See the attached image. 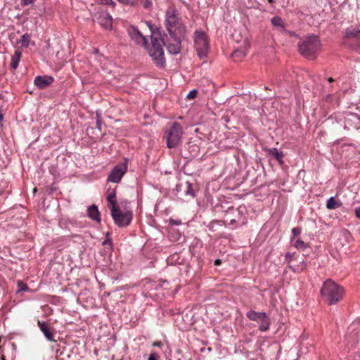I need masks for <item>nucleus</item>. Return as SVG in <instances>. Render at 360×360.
Returning a JSON list of instances; mask_svg holds the SVG:
<instances>
[{
	"label": "nucleus",
	"mask_w": 360,
	"mask_h": 360,
	"mask_svg": "<svg viewBox=\"0 0 360 360\" xmlns=\"http://www.w3.org/2000/svg\"><path fill=\"white\" fill-rule=\"evenodd\" d=\"M165 27L169 37L160 28L149 25L151 32V45L148 46V53L156 66L160 68H164L166 65L162 45L167 48L169 53L177 55L181 52V41L186 33L181 15L175 8H168L165 11Z\"/></svg>",
	"instance_id": "1"
},
{
	"label": "nucleus",
	"mask_w": 360,
	"mask_h": 360,
	"mask_svg": "<svg viewBox=\"0 0 360 360\" xmlns=\"http://www.w3.org/2000/svg\"><path fill=\"white\" fill-rule=\"evenodd\" d=\"M134 214L129 202L122 200L120 203L114 200V224L120 228L128 226L133 219Z\"/></svg>",
	"instance_id": "2"
},
{
	"label": "nucleus",
	"mask_w": 360,
	"mask_h": 360,
	"mask_svg": "<svg viewBox=\"0 0 360 360\" xmlns=\"http://www.w3.org/2000/svg\"><path fill=\"white\" fill-rule=\"evenodd\" d=\"M298 47L302 56L309 60H313L321 49V42L317 36L305 37L300 41Z\"/></svg>",
	"instance_id": "3"
},
{
	"label": "nucleus",
	"mask_w": 360,
	"mask_h": 360,
	"mask_svg": "<svg viewBox=\"0 0 360 360\" xmlns=\"http://www.w3.org/2000/svg\"><path fill=\"white\" fill-rule=\"evenodd\" d=\"M343 288L330 279L326 281L321 290L323 299L329 304H336L342 297Z\"/></svg>",
	"instance_id": "4"
},
{
	"label": "nucleus",
	"mask_w": 360,
	"mask_h": 360,
	"mask_svg": "<svg viewBox=\"0 0 360 360\" xmlns=\"http://www.w3.org/2000/svg\"><path fill=\"white\" fill-rule=\"evenodd\" d=\"M165 134L167 146L169 148H173L181 143L183 128L180 123L174 122L165 129Z\"/></svg>",
	"instance_id": "5"
},
{
	"label": "nucleus",
	"mask_w": 360,
	"mask_h": 360,
	"mask_svg": "<svg viewBox=\"0 0 360 360\" xmlns=\"http://www.w3.org/2000/svg\"><path fill=\"white\" fill-rule=\"evenodd\" d=\"M194 41L198 56L200 58H206L209 51V42L205 32L202 31H195Z\"/></svg>",
	"instance_id": "6"
},
{
	"label": "nucleus",
	"mask_w": 360,
	"mask_h": 360,
	"mask_svg": "<svg viewBox=\"0 0 360 360\" xmlns=\"http://www.w3.org/2000/svg\"><path fill=\"white\" fill-rule=\"evenodd\" d=\"M127 32L131 38L136 44L144 46L148 50V46L151 45L148 44L147 39L135 26L130 25L127 28Z\"/></svg>",
	"instance_id": "7"
},
{
	"label": "nucleus",
	"mask_w": 360,
	"mask_h": 360,
	"mask_svg": "<svg viewBox=\"0 0 360 360\" xmlns=\"http://www.w3.org/2000/svg\"><path fill=\"white\" fill-rule=\"evenodd\" d=\"M345 40L347 43L354 41V46H360V30L356 26H351L346 29Z\"/></svg>",
	"instance_id": "8"
},
{
	"label": "nucleus",
	"mask_w": 360,
	"mask_h": 360,
	"mask_svg": "<svg viewBox=\"0 0 360 360\" xmlns=\"http://www.w3.org/2000/svg\"><path fill=\"white\" fill-rule=\"evenodd\" d=\"M128 169V160L123 158L120 162L114 166V183L120 181L122 176L125 174Z\"/></svg>",
	"instance_id": "9"
},
{
	"label": "nucleus",
	"mask_w": 360,
	"mask_h": 360,
	"mask_svg": "<svg viewBox=\"0 0 360 360\" xmlns=\"http://www.w3.org/2000/svg\"><path fill=\"white\" fill-rule=\"evenodd\" d=\"M345 125L347 128L360 127V116L356 113H348L345 117Z\"/></svg>",
	"instance_id": "10"
},
{
	"label": "nucleus",
	"mask_w": 360,
	"mask_h": 360,
	"mask_svg": "<svg viewBox=\"0 0 360 360\" xmlns=\"http://www.w3.org/2000/svg\"><path fill=\"white\" fill-rule=\"evenodd\" d=\"M98 23L106 30H111L112 27V18L109 13L103 11L99 13L97 18Z\"/></svg>",
	"instance_id": "11"
},
{
	"label": "nucleus",
	"mask_w": 360,
	"mask_h": 360,
	"mask_svg": "<svg viewBox=\"0 0 360 360\" xmlns=\"http://www.w3.org/2000/svg\"><path fill=\"white\" fill-rule=\"evenodd\" d=\"M53 82L52 77L37 76L34 79V84L41 89H45Z\"/></svg>",
	"instance_id": "12"
},
{
	"label": "nucleus",
	"mask_w": 360,
	"mask_h": 360,
	"mask_svg": "<svg viewBox=\"0 0 360 360\" xmlns=\"http://www.w3.org/2000/svg\"><path fill=\"white\" fill-rule=\"evenodd\" d=\"M38 326L46 338L51 342H56L53 338V329L48 326L46 322L38 321Z\"/></svg>",
	"instance_id": "13"
},
{
	"label": "nucleus",
	"mask_w": 360,
	"mask_h": 360,
	"mask_svg": "<svg viewBox=\"0 0 360 360\" xmlns=\"http://www.w3.org/2000/svg\"><path fill=\"white\" fill-rule=\"evenodd\" d=\"M352 239V236L349 231L347 229H342L339 232L338 243L342 246L348 245Z\"/></svg>",
	"instance_id": "14"
},
{
	"label": "nucleus",
	"mask_w": 360,
	"mask_h": 360,
	"mask_svg": "<svg viewBox=\"0 0 360 360\" xmlns=\"http://www.w3.org/2000/svg\"><path fill=\"white\" fill-rule=\"evenodd\" d=\"M87 214L89 218L97 222L101 221L100 212L95 205H91L87 210Z\"/></svg>",
	"instance_id": "15"
},
{
	"label": "nucleus",
	"mask_w": 360,
	"mask_h": 360,
	"mask_svg": "<svg viewBox=\"0 0 360 360\" xmlns=\"http://www.w3.org/2000/svg\"><path fill=\"white\" fill-rule=\"evenodd\" d=\"M265 312H257L254 310H250L246 313V316L251 321H259L263 317H265Z\"/></svg>",
	"instance_id": "16"
},
{
	"label": "nucleus",
	"mask_w": 360,
	"mask_h": 360,
	"mask_svg": "<svg viewBox=\"0 0 360 360\" xmlns=\"http://www.w3.org/2000/svg\"><path fill=\"white\" fill-rule=\"evenodd\" d=\"M271 22L272 25L275 27H277L281 32H282L283 31H285V25L281 17H273L271 20Z\"/></svg>",
	"instance_id": "17"
},
{
	"label": "nucleus",
	"mask_w": 360,
	"mask_h": 360,
	"mask_svg": "<svg viewBox=\"0 0 360 360\" xmlns=\"http://www.w3.org/2000/svg\"><path fill=\"white\" fill-rule=\"evenodd\" d=\"M21 56V51L18 49L15 51L14 55L11 58V67L12 69L15 70L18 68Z\"/></svg>",
	"instance_id": "18"
},
{
	"label": "nucleus",
	"mask_w": 360,
	"mask_h": 360,
	"mask_svg": "<svg viewBox=\"0 0 360 360\" xmlns=\"http://www.w3.org/2000/svg\"><path fill=\"white\" fill-rule=\"evenodd\" d=\"M258 322H259V329L261 331H266L269 330L271 322H270V319H269V316H267V314L265 316V317H263Z\"/></svg>",
	"instance_id": "19"
},
{
	"label": "nucleus",
	"mask_w": 360,
	"mask_h": 360,
	"mask_svg": "<svg viewBox=\"0 0 360 360\" xmlns=\"http://www.w3.org/2000/svg\"><path fill=\"white\" fill-rule=\"evenodd\" d=\"M269 153L279 162H283V154L282 152L279 151L277 148H273L270 149Z\"/></svg>",
	"instance_id": "20"
},
{
	"label": "nucleus",
	"mask_w": 360,
	"mask_h": 360,
	"mask_svg": "<svg viewBox=\"0 0 360 360\" xmlns=\"http://www.w3.org/2000/svg\"><path fill=\"white\" fill-rule=\"evenodd\" d=\"M340 203L335 200L334 197H330L326 202V207L329 210H335L339 207Z\"/></svg>",
	"instance_id": "21"
},
{
	"label": "nucleus",
	"mask_w": 360,
	"mask_h": 360,
	"mask_svg": "<svg viewBox=\"0 0 360 360\" xmlns=\"http://www.w3.org/2000/svg\"><path fill=\"white\" fill-rule=\"evenodd\" d=\"M301 266H294V265H289L290 268L295 272H299L302 271L306 268V264H304V260L300 262Z\"/></svg>",
	"instance_id": "22"
},
{
	"label": "nucleus",
	"mask_w": 360,
	"mask_h": 360,
	"mask_svg": "<svg viewBox=\"0 0 360 360\" xmlns=\"http://www.w3.org/2000/svg\"><path fill=\"white\" fill-rule=\"evenodd\" d=\"M107 200H108V207L110 211L111 215L112 216V192H110L108 191L107 192Z\"/></svg>",
	"instance_id": "23"
},
{
	"label": "nucleus",
	"mask_w": 360,
	"mask_h": 360,
	"mask_svg": "<svg viewBox=\"0 0 360 360\" xmlns=\"http://www.w3.org/2000/svg\"><path fill=\"white\" fill-rule=\"evenodd\" d=\"M294 246L299 250H304L307 248V244L301 239H297L294 243Z\"/></svg>",
	"instance_id": "24"
},
{
	"label": "nucleus",
	"mask_w": 360,
	"mask_h": 360,
	"mask_svg": "<svg viewBox=\"0 0 360 360\" xmlns=\"http://www.w3.org/2000/svg\"><path fill=\"white\" fill-rule=\"evenodd\" d=\"M185 194L186 195H191L192 197L195 196L192 184L189 182H186V190L185 191Z\"/></svg>",
	"instance_id": "25"
},
{
	"label": "nucleus",
	"mask_w": 360,
	"mask_h": 360,
	"mask_svg": "<svg viewBox=\"0 0 360 360\" xmlns=\"http://www.w3.org/2000/svg\"><path fill=\"white\" fill-rule=\"evenodd\" d=\"M30 37L28 34H25L22 37V45L27 47L30 43Z\"/></svg>",
	"instance_id": "26"
},
{
	"label": "nucleus",
	"mask_w": 360,
	"mask_h": 360,
	"mask_svg": "<svg viewBox=\"0 0 360 360\" xmlns=\"http://www.w3.org/2000/svg\"><path fill=\"white\" fill-rule=\"evenodd\" d=\"M142 4L146 8H150L153 5L150 0H142Z\"/></svg>",
	"instance_id": "27"
},
{
	"label": "nucleus",
	"mask_w": 360,
	"mask_h": 360,
	"mask_svg": "<svg viewBox=\"0 0 360 360\" xmlns=\"http://www.w3.org/2000/svg\"><path fill=\"white\" fill-rule=\"evenodd\" d=\"M301 231L302 229L300 227H295L292 229V233L295 237L299 236L301 233Z\"/></svg>",
	"instance_id": "28"
},
{
	"label": "nucleus",
	"mask_w": 360,
	"mask_h": 360,
	"mask_svg": "<svg viewBox=\"0 0 360 360\" xmlns=\"http://www.w3.org/2000/svg\"><path fill=\"white\" fill-rule=\"evenodd\" d=\"M148 360H160V355L153 352L149 355Z\"/></svg>",
	"instance_id": "29"
},
{
	"label": "nucleus",
	"mask_w": 360,
	"mask_h": 360,
	"mask_svg": "<svg viewBox=\"0 0 360 360\" xmlns=\"http://www.w3.org/2000/svg\"><path fill=\"white\" fill-rule=\"evenodd\" d=\"M169 223L171 225H176V226H178V225L181 224V221L180 219H174L171 218L169 220Z\"/></svg>",
	"instance_id": "30"
},
{
	"label": "nucleus",
	"mask_w": 360,
	"mask_h": 360,
	"mask_svg": "<svg viewBox=\"0 0 360 360\" xmlns=\"http://www.w3.org/2000/svg\"><path fill=\"white\" fill-rule=\"evenodd\" d=\"M294 253L287 252L285 255V259L288 262V263H290L292 261V258L294 257Z\"/></svg>",
	"instance_id": "31"
},
{
	"label": "nucleus",
	"mask_w": 360,
	"mask_h": 360,
	"mask_svg": "<svg viewBox=\"0 0 360 360\" xmlns=\"http://www.w3.org/2000/svg\"><path fill=\"white\" fill-rule=\"evenodd\" d=\"M245 55V53L242 51H240V50H236L233 52V56L234 57H237V56H244Z\"/></svg>",
	"instance_id": "32"
},
{
	"label": "nucleus",
	"mask_w": 360,
	"mask_h": 360,
	"mask_svg": "<svg viewBox=\"0 0 360 360\" xmlns=\"http://www.w3.org/2000/svg\"><path fill=\"white\" fill-rule=\"evenodd\" d=\"M282 33L288 34L289 36H297L295 32L293 31H290L285 29V31H283Z\"/></svg>",
	"instance_id": "33"
},
{
	"label": "nucleus",
	"mask_w": 360,
	"mask_h": 360,
	"mask_svg": "<svg viewBox=\"0 0 360 360\" xmlns=\"http://www.w3.org/2000/svg\"><path fill=\"white\" fill-rule=\"evenodd\" d=\"M197 91L196 90H192L189 92L187 97L188 98H194L196 96Z\"/></svg>",
	"instance_id": "34"
},
{
	"label": "nucleus",
	"mask_w": 360,
	"mask_h": 360,
	"mask_svg": "<svg viewBox=\"0 0 360 360\" xmlns=\"http://www.w3.org/2000/svg\"><path fill=\"white\" fill-rule=\"evenodd\" d=\"M18 286L20 288V290H25L27 288V286L22 281H19L18 283Z\"/></svg>",
	"instance_id": "35"
},
{
	"label": "nucleus",
	"mask_w": 360,
	"mask_h": 360,
	"mask_svg": "<svg viewBox=\"0 0 360 360\" xmlns=\"http://www.w3.org/2000/svg\"><path fill=\"white\" fill-rule=\"evenodd\" d=\"M34 0H22V4L23 5H29L33 4Z\"/></svg>",
	"instance_id": "36"
},
{
	"label": "nucleus",
	"mask_w": 360,
	"mask_h": 360,
	"mask_svg": "<svg viewBox=\"0 0 360 360\" xmlns=\"http://www.w3.org/2000/svg\"><path fill=\"white\" fill-rule=\"evenodd\" d=\"M153 346H154V347H162V342H160V341H155V342L153 343Z\"/></svg>",
	"instance_id": "37"
},
{
	"label": "nucleus",
	"mask_w": 360,
	"mask_h": 360,
	"mask_svg": "<svg viewBox=\"0 0 360 360\" xmlns=\"http://www.w3.org/2000/svg\"><path fill=\"white\" fill-rule=\"evenodd\" d=\"M102 4H110L112 0H98Z\"/></svg>",
	"instance_id": "38"
},
{
	"label": "nucleus",
	"mask_w": 360,
	"mask_h": 360,
	"mask_svg": "<svg viewBox=\"0 0 360 360\" xmlns=\"http://www.w3.org/2000/svg\"><path fill=\"white\" fill-rule=\"evenodd\" d=\"M120 3L123 4H131L132 3L131 0H117Z\"/></svg>",
	"instance_id": "39"
},
{
	"label": "nucleus",
	"mask_w": 360,
	"mask_h": 360,
	"mask_svg": "<svg viewBox=\"0 0 360 360\" xmlns=\"http://www.w3.org/2000/svg\"><path fill=\"white\" fill-rule=\"evenodd\" d=\"M355 214L357 218L360 219V207L355 209Z\"/></svg>",
	"instance_id": "40"
},
{
	"label": "nucleus",
	"mask_w": 360,
	"mask_h": 360,
	"mask_svg": "<svg viewBox=\"0 0 360 360\" xmlns=\"http://www.w3.org/2000/svg\"><path fill=\"white\" fill-rule=\"evenodd\" d=\"M96 125H97V128L98 129L99 131H101V122L99 119L97 120L96 121Z\"/></svg>",
	"instance_id": "41"
},
{
	"label": "nucleus",
	"mask_w": 360,
	"mask_h": 360,
	"mask_svg": "<svg viewBox=\"0 0 360 360\" xmlns=\"http://www.w3.org/2000/svg\"><path fill=\"white\" fill-rule=\"evenodd\" d=\"M110 233L108 232L107 233V239L103 242V244H106V243H110Z\"/></svg>",
	"instance_id": "42"
},
{
	"label": "nucleus",
	"mask_w": 360,
	"mask_h": 360,
	"mask_svg": "<svg viewBox=\"0 0 360 360\" xmlns=\"http://www.w3.org/2000/svg\"><path fill=\"white\" fill-rule=\"evenodd\" d=\"M108 181H112V171L109 173L108 176Z\"/></svg>",
	"instance_id": "43"
},
{
	"label": "nucleus",
	"mask_w": 360,
	"mask_h": 360,
	"mask_svg": "<svg viewBox=\"0 0 360 360\" xmlns=\"http://www.w3.org/2000/svg\"><path fill=\"white\" fill-rule=\"evenodd\" d=\"M221 259H217L215 261H214V265L215 266H218L219 264H221Z\"/></svg>",
	"instance_id": "44"
},
{
	"label": "nucleus",
	"mask_w": 360,
	"mask_h": 360,
	"mask_svg": "<svg viewBox=\"0 0 360 360\" xmlns=\"http://www.w3.org/2000/svg\"><path fill=\"white\" fill-rule=\"evenodd\" d=\"M237 220L236 219H230V224H235L236 223Z\"/></svg>",
	"instance_id": "45"
},
{
	"label": "nucleus",
	"mask_w": 360,
	"mask_h": 360,
	"mask_svg": "<svg viewBox=\"0 0 360 360\" xmlns=\"http://www.w3.org/2000/svg\"><path fill=\"white\" fill-rule=\"evenodd\" d=\"M328 82L331 83V82H334V79H333L332 77H329V78L328 79Z\"/></svg>",
	"instance_id": "46"
},
{
	"label": "nucleus",
	"mask_w": 360,
	"mask_h": 360,
	"mask_svg": "<svg viewBox=\"0 0 360 360\" xmlns=\"http://www.w3.org/2000/svg\"><path fill=\"white\" fill-rule=\"evenodd\" d=\"M3 119V115L1 113H0V120H2Z\"/></svg>",
	"instance_id": "47"
},
{
	"label": "nucleus",
	"mask_w": 360,
	"mask_h": 360,
	"mask_svg": "<svg viewBox=\"0 0 360 360\" xmlns=\"http://www.w3.org/2000/svg\"><path fill=\"white\" fill-rule=\"evenodd\" d=\"M269 2L271 3L273 1V0H268Z\"/></svg>",
	"instance_id": "48"
}]
</instances>
